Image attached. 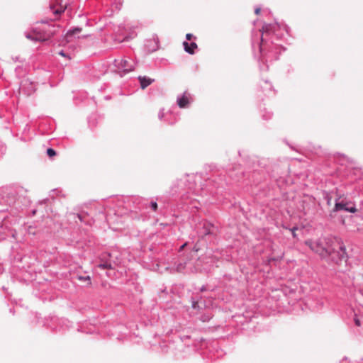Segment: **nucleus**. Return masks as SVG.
<instances>
[{"label": "nucleus", "mask_w": 363, "mask_h": 363, "mask_svg": "<svg viewBox=\"0 0 363 363\" xmlns=\"http://www.w3.org/2000/svg\"><path fill=\"white\" fill-rule=\"evenodd\" d=\"M27 191L20 186H4L0 189V204L10 208L0 211V241L15 238L16 228L25 208L30 203Z\"/></svg>", "instance_id": "nucleus-1"}, {"label": "nucleus", "mask_w": 363, "mask_h": 363, "mask_svg": "<svg viewBox=\"0 0 363 363\" xmlns=\"http://www.w3.org/2000/svg\"><path fill=\"white\" fill-rule=\"evenodd\" d=\"M289 28L286 25L274 23H264L262 30L252 32V48L255 57H257L259 67L261 71H267L268 62L279 59V54L285 48L277 41L282 38L283 34L279 33L281 30L289 33Z\"/></svg>", "instance_id": "nucleus-2"}, {"label": "nucleus", "mask_w": 363, "mask_h": 363, "mask_svg": "<svg viewBox=\"0 0 363 363\" xmlns=\"http://www.w3.org/2000/svg\"><path fill=\"white\" fill-rule=\"evenodd\" d=\"M225 174L214 172L213 174L208 179H205L201 173L186 174L183 179H177L174 182L171 188L169 194L171 196L181 195L184 197L186 193L191 192L194 195L204 196L208 194L213 196L223 194V190L228 185L224 178Z\"/></svg>", "instance_id": "nucleus-3"}, {"label": "nucleus", "mask_w": 363, "mask_h": 363, "mask_svg": "<svg viewBox=\"0 0 363 363\" xmlns=\"http://www.w3.org/2000/svg\"><path fill=\"white\" fill-rule=\"evenodd\" d=\"M201 250L199 243H196L188 255L181 256L174 263V268L178 272L197 273L203 271V258L198 257L196 252Z\"/></svg>", "instance_id": "nucleus-4"}, {"label": "nucleus", "mask_w": 363, "mask_h": 363, "mask_svg": "<svg viewBox=\"0 0 363 363\" xmlns=\"http://www.w3.org/2000/svg\"><path fill=\"white\" fill-rule=\"evenodd\" d=\"M267 162L265 159L259 160L255 156L247 157L245 163L246 167L244 170L242 169L240 173L243 177L252 178L254 182H260L269 175Z\"/></svg>", "instance_id": "nucleus-5"}, {"label": "nucleus", "mask_w": 363, "mask_h": 363, "mask_svg": "<svg viewBox=\"0 0 363 363\" xmlns=\"http://www.w3.org/2000/svg\"><path fill=\"white\" fill-rule=\"evenodd\" d=\"M42 23L46 24L43 28L35 27L33 28L34 35L26 33L25 36L26 38L34 41H46L53 36L57 32V29L53 24H47V21H42Z\"/></svg>", "instance_id": "nucleus-6"}, {"label": "nucleus", "mask_w": 363, "mask_h": 363, "mask_svg": "<svg viewBox=\"0 0 363 363\" xmlns=\"http://www.w3.org/2000/svg\"><path fill=\"white\" fill-rule=\"evenodd\" d=\"M199 238L206 241H212L216 239L218 230L213 223L206 220L199 221L195 227Z\"/></svg>", "instance_id": "nucleus-7"}, {"label": "nucleus", "mask_w": 363, "mask_h": 363, "mask_svg": "<svg viewBox=\"0 0 363 363\" xmlns=\"http://www.w3.org/2000/svg\"><path fill=\"white\" fill-rule=\"evenodd\" d=\"M335 238L332 237L320 238L315 241L311 242L310 248L320 257H328V253L332 250L330 247L334 242Z\"/></svg>", "instance_id": "nucleus-8"}, {"label": "nucleus", "mask_w": 363, "mask_h": 363, "mask_svg": "<svg viewBox=\"0 0 363 363\" xmlns=\"http://www.w3.org/2000/svg\"><path fill=\"white\" fill-rule=\"evenodd\" d=\"M330 249L332 250L328 253V257H330L333 262L339 264L343 261H347L346 248L340 239L335 238Z\"/></svg>", "instance_id": "nucleus-9"}, {"label": "nucleus", "mask_w": 363, "mask_h": 363, "mask_svg": "<svg viewBox=\"0 0 363 363\" xmlns=\"http://www.w3.org/2000/svg\"><path fill=\"white\" fill-rule=\"evenodd\" d=\"M43 325L50 328L53 332H63L69 328V322L67 319L59 318L56 316H52L43 321Z\"/></svg>", "instance_id": "nucleus-10"}, {"label": "nucleus", "mask_w": 363, "mask_h": 363, "mask_svg": "<svg viewBox=\"0 0 363 363\" xmlns=\"http://www.w3.org/2000/svg\"><path fill=\"white\" fill-rule=\"evenodd\" d=\"M126 208L130 212H137L147 208L148 199L140 196L126 198Z\"/></svg>", "instance_id": "nucleus-11"}, {"label": "nucleus", "mask_w": 363, "mask_h": 363, "mask_svg": "<svg viewBox=\"0 0 363 363\" xmlns=\"http://www.w3.org/2000/svg\"><path fill=\"white\" fill-rule=\"evenodd\" d=\"M113 65L116 67L117 71L120 73L121 77L133 71L135 66V62L132 59L126 57H121L115 59Z\"/></svg>", "instance_id": "nucleus-12"}, {"label": "nucleus", "mask_w": 363, "mask_h": 363, "mask_svg": "<svg viewBox=\"0 0 363 363\" xmlns=\"http://www.w3.org/2000/svg\"><path fill=\"white\" fill-rule=\"evenodd\" d=\"M201 258H203L204 269H203V271H208L213 267H218L217 263L219 258L213 255L211 250L206 252L204 255L201 256Z\"/></svg>", "instance_id": "nucleus-13"}, {"label": "nucleus", "mask_w": 363, "mask_h": 363, "mask_svg": "<svg viewBox=\"0 0 363 363\" xmlns=\"http://www.w3.org/2000/svg\"><path fill=\"white\" fill-rule=\"evenodd\" d=\"M340 211H344L345 212L350 213H355L357 210L356 206L352 202H344V201H338V199H336L335 206L333 209V212H337Z\"/></svg>", "instance_id": "nucleus-14"}, {"label": "nucleus", "mask_w": 363, "mask_h": 363, "mask_svg": "<svg viewBox=\"0 0 363 363\" xmlns=\"http://www.w3.org/2000/svg\"><path fill=\"white\" fill-rule=\"evenodd\" d=\"M187 91H184L183 94L178 95L177 98V105L181 108H187L190 101L189 97L186 96Z\"/></svg>", "instance_id": "nucleus-15"}, {"label": "nucleus", "mask_w": 363, "mask_h": 363, "mask_svg": "<svg viewBox=\"0 0 363 363\" xmlns=\"http://www.w3.org/2000/svg\"><path fill=\"white\" fill-rule=\"evenodd\" d=\"M183 46L184 51L190 55L194 54L195 50L198 47L195 42L188 43L187 41L183 42Z\"/></svg>", "instance_id": "nucleus-16"}, {"label": "nucleus", "mask_w": 363, "mask_h": 363, "mask_svg": "<svg viewBox=\"0 0 363 363\" xmlns=\"http://www.w3.org/2000/svg\"><path fill=\"white\" fill-rule=\"evenodd\" d=\"M138 79L142 89H145L154 82V79L146 76H139Z\"/></svg>", "instance_id": "nucleus-17"}, {"label": "nucleus", "mask_w": 363, "mask_h": 363, "mask_svg": "<svg viewBox=\"0 0 363 363\" xmlns=\"http://www.w3.org/2000/svg\"><path fill=\"white\" fill-rule=\"evenodd\" d=\"M116 263L115 262H101L97 265V267L101 269H112L115 267Z\"/></svg>", "instance_id": "nucleus-18"}, {"label": "nucleus", "mask_w": 363, "mask_h": 363, "mask_svg": "<svg viewBox=\"0 0 363 363\" xmlns=\"http://www.w3.org/2000/svg\"><path fill=\"white\" fill-rule=\"evenodd\" d=\"M264 86H262L263 88V91L264 92L265 95H269L270 92H272V85L267 80H264Z\"/></svg>", "instance_id": "nucleus-19"}, {"label": "nucleus", "mask_w": 363, "mask_h": 363, "mask_svg": "<svg viewBox=\"0 0 363 363\" xmlns=\"http://www.w3.org/2000/svg\"><path fill=\"white\" fill-rule=\"evenodd\" d=\"M111 254L108 252H104L100 256V262H115L111 260Z\"/></svg>", "instance_id": "nucleus-20"}, {"label": "nucleus", "mask_w": 363, "mask_h": 363, "mask_svg": "<svg viewBox=\"0 0 363 363\" xmlns=\"http://www.w3.org/2000/svg\"><path fill=\"white\" fill-rule=\"evenodd\" d=\"M50 9L52 11L55 15H60L65 11L66 6H60L59 9H55V5L50 4Z\"/></svg>", "instance_id": "nucleus-21"}, {"label": "nucleus", "mask_w": 363, "mask_h": 363, "mask_svg": "<svg viewBox=\"0 0 363 363\" xmlns=\"http://www.w3.org/2000/svg\"><path fill=\"white\" fill-rule=\"evenodd\" d=\"M76 278L79 281L86 282V286H90L91 284V277L89 275H86V276L77 275Z\"/></svg>", "instance_id": "nucleus-22"}, {"label": "nucleus", "mask_w": 363, "mask_h": 363, "mask_svg": "<svg viewBox=\"0 0 363 363\" xmlns=\"http://www.w3.org/2000/svg\"><path fill=\"white\" fill-rule=\"evenodd\" d=\"M212 317H213V315H212L211 313L206 312L200 315L199 320L203 323H206V322H208L212 318Z\"/></svg>", "instance_id": "nucleus-23"}, {"label": "nucleus", "mask_w": 363, "mask_h": 363, "mask_svg": "<svg viewBox=\"0 0 363 363\" xmlns=\"http://www.w3.org/2000/svg\"><path fill=\"white\" fill-rule=\"evenodd\" d=\"M82 28L81 27H79V26L73 27L67 31V36L69 37L76 33H79L82 31Z\"/></svg>", "instance_id": "nucleus-24"}, {"label": "nucleus", "mask_w": 363, "mask_h": 363, "mask_svg": "<svg viewBox=\"0 0 363 363\" xmlns=\"http://www.w3.org/2000/svg\"><path fill=\"white\" fill-rule=\"evenodd\" d=\"M150 207L154 212H156L157 210V203L156 201H151L150 202L148 201L147 208Z\"/></svg>", "instance_id": "nucleus-25"}, {"label": "nucleus", "mask_w": 363, "mask_h": 363, "mask_svg": "<svg viewBox=\"0 0 363 363\" xmlns=\"http://www.w3.org/2000/svg\"><path fill=\"white\" fill-rule=\"evenodd\" d=\"M215 290V287H212L211 286H208V285H203L200 289H199V291L201 292H204V291H213Z\"/></svg>", "instance_id": "nucleus-26"}, {"label": "nucleus", "mask_w": 363, "mask_h": 363, "mask_svg": "<svg viewBox=\"0 0 363 363\" xmlns=\"http://www.w3.org/2000/svg\"><path fill=\"white\" fill-rule=\"evenodd\" d=\"M160 347H161V350L162 352H168L169 350H171L173 348V344L162 345Z\"/></svg>", "instance_id": "nucleus-27"}, {"label": "nucleus", "mask_w": 363, "mask_h": 363, "mask_svg": "<svg viewBox=\"0 0 363 363\" xmlns=\"http://www.w3.org/2000/svg\"><path fill=\"white\" fill-rule=\"evenodd\" d=\"M46 152L49 157H52L55 156L57 154L56 151L53 148H51V147L48 148Z\"/></svg>", "instance_id": "nucleus-28"}, {"label": "nucleus", "mask_w": 363, "mask_h": 363, "mask_svg": "<svg viewBox=\"0 0 363 363\" xmlns=\"http://www.w3.org/2000/svg\"><path fill=\"white\" fill-rule=\"evenodd\" d=\"M6 149L5 145L0 140V157L5 154Z\"/></svg>", "instance_id": "nucleus-29"}, {"label": "nucleus", "mask_w": 363, "mask_h": 363, "mask_svg": "<svg viewBox=\"0 0 363 363\" xmlns=\"http://www.w3.org/2000/svg\"><path fill=\"white\" fill-rule=\"evenodd\" d=\"M298 229V226H294L293 228H289V230L291 232L292 236L294 238H297V235L296 233V231Z\"/></svg>", "instance_id": "nucleus-30"}, {"label": "nucleus", "mask_w": 363, "mask_h": 363, "mask_svg": "<svg viewBox=\"0 0 363 363\" xmlns=\"http://www.w3.org/2000/svg\"><path fill=\"white\" fill-rule=\"evenodd\" d=\"M113 5L115 6L116 9L120 10L122 6V3L121 0H115Z\"/></svg>", "instance_id": "nucleus-31"}, {"label": "nucleus", "mask_w": 363, "mask_h": 363, "mask_svg": "<svg viewBox=\"0 0 363 363\" xmlns=\"http://www.w3.org/2000/svg\"><path fill=\"white\" fill-rule=\"evenodd\" d=\"M191 307L194 309H196V308H199V303L197 301H196L194 299V298H191Z\"/></svg>", "instance_id": "nucleus-32"}, {"label": "nucleus", "mask_w": 363, "mask_h": 363, "mask_svg": "<svg viewBox=\"0 0 363 363\" xmlns=\"http://www.w3.org/2000/svg\"><path fill=\"white\" fill-rule=\"evenodd\" d=\"M272 113L271 112H267V113L262 114V117L264 120H268L272 118Z\"/></svg>", "instance_id": "nucleus-33"}, {"label": "nucleus", "mask_w": 363, "mask_h": 363, "mask_svg": "<svg viewBox=\"0 0 363 363\" xmlns=\"http://www.w3.org/2000/svg\"><path fill=\"white\" fill-rule=\"evenodd\" d=\"M324 199L326 200L327 204L330 206L331 204V196L328 194H326Z\"/></svg>", "instance_id": "nucleus-34"}, {"label": "nucleus", "mask_w": 363, "mask_h": 363, "mask_svg": "<svg viewBox=\"0 0 363 363\" xmlns=\"http://www.w3.org/2000/svg\"><path fill=\"white\" fill-rule=\"evenodd\" d=\"M189 336L184 335L180 337V341L182 343H184L186 340L189 339Z\"/></svg>", "instance_id": "nucleus-35"}, {"label": "nucleus", "mask_w": 363, "mask_h": 363, "mask_svg": "<svg viewBox=\"0 0 363 363\" xmlns=\"http://www.w3.org/2000/svg\"><path fill=\"white\" fill-rule=\"evenodd\" d=\"M188 245H189L188 242H186L183 245H182L179 247V252H181L184 249V247H186Z\"/></svg>", "instance_id": "nucleus-36"}, {"label": "nucleus", "mask_w": 363, "mask_h": 363, "mask_svg": "<svg viewBox=\"0 0 363 363\" xmlns=\"http://www.w3.org/2000/svg\"><path fill=\"white\" fill-rule=\"evenodd\" d=\"M192 38H196L193 35V34H191V33H187V34L186 35V39L187 40H191Z\"/></svg>", "instance_id": "nucleus-37"}, {"label": "nucleus", "mask_w": 363, "mask_h": 363, "mask_svg": "<svg viewBox=\"0 0 363 363\" xmlns=\"http://www.w3.org/2000/svg\"><path fill=\"white\" fill-rule=\"evenodd\" d=\"M30 85L31 86V89H29V90L27 91V93H26V94H27L28 95L31 94L34 91V88H33V84L30 83Z\"/></svg>", "instance_id": "nucleus-38"}, {"label": "nucleus", "mask_w": 363, "mask_h": 363, "mask_svg": "<svg viewBox=\"0 0 363 363\" xmlns=\"http://www.w3.org/2000/svg\"><path fill=\"white\" fill-rule=\"evenodd\" d=\"M77 217L81 222H84V216L82 214H77Z\"/></svg>", "instance_id": "nucleus-39"}, {"label": "nucleus", "mask_w": 363, "mask_h": 363, "mask_svg": "<svg viewBox=\"0 0 363 363\" xmlns=\"http://www.w3.org/2000/svg\"><path fill=\"white\" fill-rule=\"evenodd\" d=\"M36 212H37V209L36 208H33L30 211V214L32 216H35L36 214Z\"/></svg>", "instance_id": "nucleus-40"}, {"label": "nucleus", "mask_w": 363, "mask_h": 363, "mask_svg": "<svg viewBox=\"0 0 363 363\" xmlns=\"http://www.w3.org/2000/svg\"><path fill=\"white\" fill-rule=\"evenodd\" d=\"M260 11H261V8H260V7H257V8H256V9H255V14H257V15H258V14L260 13Z\"/></svg>", "instance_id": "nucleus-41"}, {"label": "nucleus", "mask_w": 363, "mask_h": 363, "mask_svg": "<svg viewBox=\"0 0 363 363\" xmlns=\"http://www.w3.org/2000/svg\"><path fill=\"white\" fill-rule=\"evenodd\" d=\"M59 55H61V56H63V57H66V53L64 52V50H60L59 52Z\"/></svg>", "instance_id": "nucleus-42"}, {"label": "nucleus", "mask_w": 363, "mask_h": 363, "mask_svg": "<svg viewBox=\"0 0 363 363\" xmlns=\"http://www.w3.org/2000/svg\"><path fill=\"white\" fill-rule=\"evenodd\" d=\"M91 118H92V116L89 118V119H88L89 123L90 125H94V123L91 122Z\"/></svg>", "instance_id": "nucleus-43"}, {"label": "nucleus", "mask_w": 363, "mask_h": 363, "mask_svg": "<svg viewBox=\"0 0 363 363\" xmlns=\"http://www.w3.org/2000/svg\"><path fill=\"white\" fill-rule=\"evenodd\" d=\"M163 116H164V113L162 111H160V113L158 114L159 118L162 119Z\"/></svg>", "instance_id": "nucleus-44"}, {"label": "nucleus", "mask_w": 363, "mask_h": 363, "mask_svg": "<svg viewBox=\"0 0 363 363\" xmlns=\"http://www.w3.org/2000/svg\"><path fill=\"white\" fill-rule=\"evenodd\" d=\"M231 169H232V170H235V169H237V167H227V170H228V171H230V170H231Z\"/></svg>", "instance_id": "nucleus-45"}, {"label": "nucleus", "mask_w": 363, "mask_h": 363, "mask_svg": "<svg viewBox=\"0 0 363 363\" xmlns=\"http://www.w3.org/2000/svg\"><path fill=\"white\" fill-rule=\"evenodd\" d=\"M354 322H355L356 325L360 326V321H359V320L355 319Z\"/></svg>", "instance_id": "nucleus-46"}, {"label": "nucleus", "mask_w": 363, "mask_h": 363, "mask_svg": "<svg viewBox=\"0 0 363 363\" xmlns=\"http://www.w3.org/2000/svg\"><path fill=\"white\" fill-rule=\"evenodd\" d=\"M47 201H48V199H44V200L40 201L39 203H40V205L44 204L46 203Z\"/></svg>", "instance_id": "nucleus-47"}, {"label": "nucleus", "mask_w": 363, "mask_h": 363, "mask_svg": "<svg viewBox=\"0 0 363 363\" xmlns=\"http://www.w3.org/2000/svg\"><path fill=\"white\" fill-rule=\"evenodd\" d=\"M282 227H283L284 228H285V229H287V230H289V228H290L289 227L286 226V225H284V224H283V225H282Z\"/></svg>", "instance_id": "nucleus-48"}, {"label": "nucleus", "mask_w": 363, "mask_h": 363, "mask_svg": "<svg viewBox=\"0 0 363 363\" xmlns=\"http://www.w3.org/2000/svg\"><path fill=\"white\" fill-rule=\"evenodd\" d=\"M10 312H11V313L14 314V311H13V309H11V308L10 309Z\"/></svg>", "instance_id": "nucleus-49"}, {"label": "nucleus", "mask_w": 363, "mask_h": 363, "mask_svg": "<svg viewBox=\"0 0 363 363\" xmlns=\"http://www.w3.org/2000/svg\"><path fill=\"white\" fill-rule=\"evenodd\" d=\"M15 62H16L18 60V57H16L15 59H13Z\"/></svg>", "instance_id": "nucleus-50"}, {"label": "nucleus", "mask_w": 363, "mask_h": 363, "mask_svg": "<svg viewBox=\"0 0 363 363\" xmlns=\"http://www.w3.org/2000/svg\"><path fill=\"white\" fill-rule=\"evenodd\" d=\"M219 356H221V354H218L216 357H219Z\"/></svg>", "instance_id": "nucleus-51"}, {"label": "nucleus", "mask_w": 363, "mask_h": 363, "mask_svg": "<svg viewBox=\"0 0 363 363\" xmlns=\"http://www.w3.org/2000/svg\"><path fill=\"white\" fill-rule=\"evenodd\" d=\"M361 204L363 205V200L361 201Z\"/></svg>", "instance_id": "nucleus-52"}]
</instances>
